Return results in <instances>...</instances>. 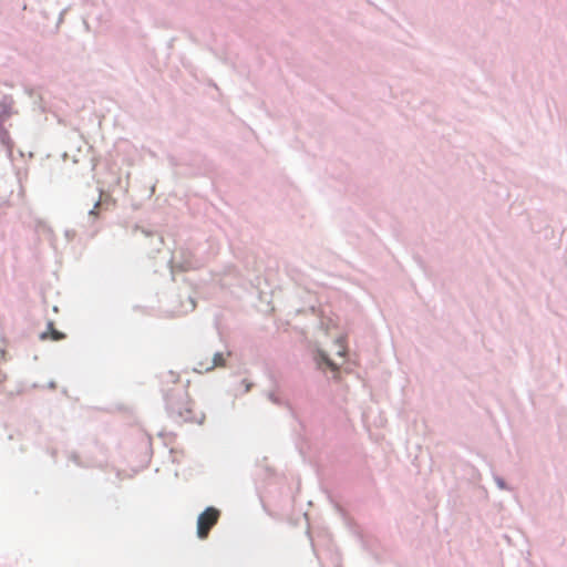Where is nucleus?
I'll return each mask as SVG.
<instances>
[{
    "instance_id": "obj_1",
    "label": "nucleus",
    "mask_w": 567,
    "mask_h": 567,
    "mask_svg": "<svg viewBox=\"0 0 567 567\" xmlns=\"http://www.w3.org/2000/svg\"><path fill=\"white\" fill-rule=\"evenodd\" d=\"M220 512L215 507H207L197 519V536L202 539L208 537L210 529L217 524Z\"/></svg>"
},
{
    "instance_id": "obj_2",
    "label": "nucleus",
    "mask_w": 567,
    "mask_h": 567,
    "mask_svg": "<svg viewBox=\"0 0 567 567\" xmlns=\"http://www.w3.org/2000/svg\"><path fill=\"white\" fill-rule=\"evenodd\" d=\"M173 411H175L183 421L192 423H203L205 415L199 411L192 400H187L184 403H173Z\"/></svg>"
},
{
    "instance_id": "obj_3",
    "label": "nucleus",
    "mask_w": 567,
    "mask_h": 567,
    "mask_svg": "<svg viewBox=\"0 0 567 567\" xmlns=\"http://www.w3.org/2000/svg\"><path fill=\"white\" fill-rule=\"evenodd\" d=\"M226 365V357L223 352H217L212 359L206 357L205 359L199 358L196 362L194 370L198 373L210 372L215 368Z\"/></svg>"
},
{
    "instance_id": "obj_4",
    "label": "nucleus",
    "mask_w": 567,
    "mask_h": 567,
    "mask_svg": "<svg viewBox=\"0 0 567 567\" xmlns=\"http://www.w3.org/2000/svg\"><path fill=\"white\" fill-rule=\"evenodd\" d=\"M48 330H49L48 332H43V333L41 334V339H42V340L48 339V336H49V334H50V338H51L52 340H54V341L62 340V339H64V337H65L62 332H60V331H58V330H55V329H54V327H53V323H52V322H50V323H49V326H48Z\"/></svg>"
},
{
    "instance_id": "obj_5",
    "label": "nucleus",
    "mask_w": 567,
    "mask_h": 567,
    "mask_svg": "<svg viewBox=\"0 0 567 567\" xmlns=\"http://www.w3.org/2000/svg\"><path fill=\"white\" fill-rule=\"evenodd\" d=\"M337 349H338V351H337L338 355L344 357L347 348H346L344 341L342 339H339L337 341Z\"/></svg>"
},
{
    "instance_id": "obj_6",
    "label": "nucleus",
    "mask_w": 567,
    "mask_h": 567,
    "mask_svg": "<svg viewBox=\"0 0 567 567\" xmlns=\"http://www.w3.org/2000/svg\"><path fill=\"white\" fill-rule=\"evenodd\" d=\"M321 358L323 359V361L327 363V365L330 369H332V370L337 369V365L324 353H321Z\"/></svg>"
},
{
    "instance_id": "obj_7",
    "label": "nucleus",
    "mask_w": 567,
    "mask_h": 567,
    "mask_svg": "<svg viewBox=\"0 0 567 567\" xmlns=\"http://www.w3.org/2000/svg\"><path fill=\"white\" fill-rule=\"evenodd\" d=\"M100 206V203H96L94 208L90 212L91 215H96V208Z\"/></svg>"
}]
</instances>
